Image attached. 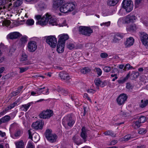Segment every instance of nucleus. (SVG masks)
Instances as JSON below:
<instances>
[{
    "mask_svg": "<svg viewBox=\"0 0 148 148\" xmlns=\"http://www.w3.org/2000/svg\"><path fill=\"white\" fill-rule=\"evenodd\" d=\"M62 3L61 0H53V7L56 8L60 7V11L64 13L72 12L74 14L78 12L79 10L75 2L71 1L62 4Z\"/></svg>",
    "mask_w": 148,
    "mask_h": 148,
    "instance_id": "f257e3e1",
    "label": "nucleus"
},
{
    "mask_svg": "<svg viewBox=\"0 0 148 148\" xmlns=\"http://www.w3.org/2000/svg\"><path fill=\"white\" fill-rule=\"evenodd\" d=\"M52 16L49 13H47L41 17L40 15H36L35 16V18L37 20L36 24H39L42 26L46 25L51 19Z\"/></svg>",
    "mask_w": 148,
    "mask_h": 148,
    "instance_id": "f03ea898",
    "label": "nucleus"
},
{
    "mask_svg": "<svg viewBox=\"0 0 148 148\" xmlns=\"http://www.w3.org/2000/svg\"><path fill=\"white\" fill-rule=\"evenodd\" d=\"M137 19V18L135 16L128 15L119 18L117 23L118 25L120 27L123 23L129 24L135 22Z\"/></svg>",
    "mask_w": 148,
    "mask_h": 148,
    "instance_id": "7ed1b4c3",
    "label": "nucleus"
},
{
    "mask_svg": "<svg viewBox=\"0 0 148 148\" xmlns=\"http://www.w3.org/2000/svg\"><path fill=\"white\" fill-rule=\"evenodd\" d=\"M45 136L47 139L51 143L56 142L57 138V136L54 134L52 133V130L49 129L46 130Z\"/></svg>",
    "mask_w": 148,
    "mask_h": 148,
    "instance_id": "20e7f679",
    "label": "nucleus"
},
{
    "mask_svg": "<svg viewBox=\"0 0 148 148\" xmlns=\"http://www.w3.org/2000/svg\"><path fill=\"white\" fill-rule=\"evenodd\" d=\"M80 33L86 36H90L93 32L92 30L88 26H80L79 28Z\"/></svg>",
    "mask_w": 148,
    "mask_h": 148,
    "instance_id": "39448f33",
    "label": "nucleus"
},
{
    "mask_svg": "<svg viewBox=\"0 0 148 148\" xmlns=\"http://www.w3.org/2000/svg\"><path fill=\"white\" fill-rule=\"evenodd\" d=\"M46 42L51 48L55 47L57 42L55 36L51 35L47 37Z\"/></svg>",
    "mask_w": 148,
    "mask_h": 148,
    "instance_id": "423d86ee",
    "label": "nucleus"
},
{
    "mask_svg": "<svg viewBox=\"0 0 148 148\" xmlns=\"http://www.w3.org/2000/svg\"><path fill=\"white\" fill-rule=\"evenodd\" d=\"M122 7L127 12L131 11L133 8V5L131 0H124L122 3Z\"/></svg>",
    "mask_w": 148,
    "mask_h": 148,
    "instance_id": "0eeeda50",
    "label": "nucleus"
},
{
    "mask_svg": "<svg viewBox=\"0 0 148 148\" xmlns=\"http://www.w3.org/2000/svg\"><path fill=\"white\" fill-rule=\"evenodd\" d=\"M53 114V111L50 110H44L40 114V116L43 119H48Z\"/></svg>",
    "mask_w": 148,
    "mask_h": 148,
    "instance_id": "6e6552de",
    "label": "nucleus"
},
{
    "mask_svg": "<svg viewBox=\"0 0 148 148\" xmlns=\"http://www.w3.org/2000/svg\"><path fill=\"white\" fill-rule=\"evenodd\" d=\"M140 38L142 44L147 49H148V35L145 32H142L140 34Z\"/></svg>",
    "mask_w": 148,
    "mask_h": 148,
    "instance_id": "1a4fd4ad",
    "label": "nucleus"
},
{
    "mask_svg": "<svg viewBox=\"0 0 148 148\" xmlns=\"http://www.w3.org/2000/svg\"><path fill=\"white\" fill-rule=\"evenodd\" d=\"M37 45L36 42L30 41L28 42L27 45V49L28 51L30 52L34 51L37 49Z\"/></svg>",
    "mask_w": 148,
    "mask_h": 148,
    "instance_id": "9d476101",
    "label": "nucleus"
},
{
    "mask_svg": "<svg viewBox=\"0 0 148 148\" xmlns=\"http://www.w3.org/2000/svg\"><path fill=\"white\" fill-rule=\"evenodd\" d=\"M127 99V96L126 95L123 93L120 94L116 100L118 104L119 105H121L124 104Z\"/></svg>",
    "mask_w": 148,
    "mask_h": 148,
    "instance_id": "9b49d317",
    "label": "nucleus"
},
{
    "mask_svg": "<svg viewBox=\"0 0 148 148\" xmlns=\"http://www.w3.org/2000/svg\"><path fill=\"white\" fill-rule=\"evenodd\" d=\"M58 42L65 44V41L69 38V36L67 34H63L58 35Z\"/></svg>",
    "mask_w": 148,
    "mask_h": 148,
    "instance_id": "f8f14e48",
    "label": "nucleus"
},
{
    "mask_svg": "<svg viewBox=\"0 0 148 148\" xmlns=\"http://www.w3.org/2000/svg\"><path fill=\"white\" fill-rule=\"evenodd\" d=\"M43 124L41 121H38L34 122L32 125V127L36 130H41L43 127Z\"/></svg>",
    "mask_w": 148,
    "mask_h": 148,
    "instance_id": "ddd939ff",
    "label": "nucleus"
},
{
    "mask_svg": "<svg viewBox=\"0 0 148 148\" xmlns=\"http://www.w3.org/2000/svg\"><path fill=\"white\" fill-rule=\"evenodd\" d=\"M124 34L122 33H117L115 34L114 36L113 42L114 43L119 42L121 39L123 38Z\"/></svg>",
    "mask_w": 148,
    "mask_h": 148,
    "instance_id": "4468645a",
    "label": "nucleus"
},
{
    "mask_svg": "<svg viewBox=\"0 0 148 148\" xmlns=\"http://www.w3.org/2000/svg\"><path fill=\"white\" fill-rule=\"evenodd\" d=\"M21 34L18 32H14L9 34L7 37L10 39H16L20 37Z\"/></svg>",
    "mask_w": 148,
    "mask_h": 148,
    "instance_id": "2eb2a0df",
    "label": "nucleus"
},
{
    "mask_svg": "<svg viewBox=\"0 0 148 148\" xmlns=\"http://www.w3.org/2000/svg\"><path fill=\"white\" fill-rule=\"evenodd\" d=\"M82 132L80 134V136L85 141L86 139L88 131L84 127H83L81 129Z\"/></svg>",
    "mask_w": 148,
    "mask_h": 148,
    "instance_id": "dca6fc26",
    "label": "nucleus"
},
{
    "mask_svg": "<svg viewBox=\"0 0 148 148\" xmlns=\"http://www.w3.org/2000/svg\"><path fill=\"white\" fill-rule=\"evenodd\" d=\"M65 44L63 43H60L58 42L57 46V51L58 53H62L64 50Z\"/></svg>",
    "mask_w": 148,
    "mask_h": 148,
    "instance_id": "f3484780",
    "label": "nucleus"
},
{
    "mask_svg": "<svg viewBox=\"0 0 148 148\" xmlns=\"http://www.w3.org/2000/svg\"><path fill=\"white\" fill-rule=\"evenodd\" d=\"M16 148H25L26 143H24L22 140H20L15 142Z\"/></svg>",
    "mask_w": 148,
    "mask_h": 148,
    "instance_id": "a211bd4d",
    "label": "nucleus"
},
{
    "mask_svg": "<svg viewBox=\"0 0 148 148\" xmlns=\"http://www.w3.org/2000/svg\"><path fill=\"white\" fill-rule=\"evenodd\" d=\"M138 27L135 24H133L126 26V29L127 31H134L136 30Z\"/></svg>",
    "mask_w": 148,
    "mask_h": 148,
    "instance_id": "6ab92c4d",
    "label": "nucleus"
},
{
    "mask_svg": "<svg viewBox=\"0 0 148 148\" xmlns=\"http://www.w3.org/2000/svg\"><path fill=\"white\" fill-rule=\"evenodd\" d=\"M134 42V39L132 37H130L127 39L126 41L125 42V44L126 47H129L132 45Z\"/></svg>",
    "mask_w": 148,
    "mask_h": 148,
    "instance_id": "aec40b11",
    "label": "nucleus"
},
{
    "mask_svg": "<svg viewBox=\"0 0 148 148\" xmlns=\"http://www.w3.org/2000/svg\"><path fill=\"white\" fill-rule=\"evenodd\" d=\"M6 48V47L1 43L0 45V63L2 62L4 60V57L3 56H2V53L1 51H3L4 49Z\"/></svg>",
    "mask_w": 148,
    "mask_h": 148,
    "instance_id": "412c9836",
    "label": "nucleus"
},
{
    "mask_svg": "<svg viewBox=\"0 0 148 148\" xmlns=\"http://www.w3.org/2000/svg\"><path fill=\"white\" fill-rule=\"evenodd\" d=\"M59 76L62 79L68 80L70 79L69 75L64 72H61L59 74Z\"/></svg>",
    "mask_w": 148,
    "mask_h": 148,
    "instance_id": "4be33fe9",
    "label": "nucleus"
},
{
    "mask_svg": "<svg viewBox=\"0 0 148 148\" xmlns=\"http://www.w3.org/2000/svg\"><path fill=\"white\" fill-rule=\"evenodd\" d=\"M10 116L6 115L0 119V125L3 123H5L9 121L10 119Z\"/></svg>",
    "mask_w": 148,
    "mask_h": 148,
    "instance_id": "5701e85b",
    "label": "nucleus"
},
{
    "mask_svg": "<svg viewBox=\"0 0 148 148\" xmlns=\"http://www.w3.org/2000/svg\"><path fill=\"white\" fill-rule=\"evenodd\" d=\"M119 0H108L107 4L110 6H114L116 5Z\"/></svg>",
    "mask_w": 148,
    "mask_h": 148,
    "instance_id": "b1692460",
    "label": "nucleus"
},
{
    "mask_svg": "<svg viewBox=\"0 0 148 148\" xmlns=\"http://www.w3.org/2000/svg\"><path fill=\"white\" fill-rule=\"evenodd\" d=\"M31 103H29L26 104H25L22 105L21 109V110L24 111H26L31 106Z\"/></svg>",
    "mask_w": 148,
    "mask_h": 148,
    "instance_id": "393cba45",
    "label": "nucleus"
},
{
    "mask_svg": "<svg viewBox=\"0 0 148 148\" xmlns=\"http://www.w3.org/2000/svg\"><path fill=\"white\" fill-rule=\"evenodd\" d=\"M49 23L52 25H58L56 19L53 17L49 20Z\"/></svg>",
    "mask_w": 148,
    "mask_h": 148,
    "instance_id": "a878e982",
    "label": "nucleus"
},
{
    "mask_svg": "<svg viewBox=\"0 0 148 148\" xmlns=\"http://www.w3.org/2000/svg\"><path fill=\"white\" fill-rule=\"evenodd\" d=\"M147 104H148V99L144 101L142 100L141 102L139 104V106L140 108H143L145 107Z\"/></svg>",
    "mask_w": 148,
    "mask_h": 148,
    "instance_id": "bb28decb",
    "label": "nucleus"
},
{
    "mask_svg": "<svg viewBox=\"0 0 148 148\" xmlns=\"http://www.w3.org/2000/svg\"><path fill=\"white\" fill-rule=\"evenodd\" d=\"M75 120L71 117L69 118L67 120V124L69 126H72L74 124Z\"/></svg>",
    "mask_w": 148,
    "mask_h": 148,
    "instance_id": "cd10ccee",
    "label": "nucleus"
},
{
    "mask_svg": "<svg viewBox=\"0 0 148 148\" xmlns=\"http://www.w3.org/2000/svg\"><path fill=\"white\" fill-rule=\"evenodd\" d=\"M27 55L25 53H22L20 59V61L23 62L26 61L27 60Z\"/></svg>",
    "mask_w": 148,
    "mask_h": 148,
    "instance_id": "c85d7f7f",
    "label": "nucleus"
},
{
    "mask_svg": "<svg viewBox=\"0 0 148 148\" xmlns=\"http://www.w3.org/2000/svg\"><path fill=\"white\" fill-rule=\"evenodd\" d=\"M40 140V136L37 133L34 134V136L32 140L35 143L37 142Z\"/></svg>",
    "mask_w": 148,
    "mask_h": 148,
    "instance_id": "c756f323",
    "label": "nucleus"
},
{
    "mask_svg": "<svg viewBox=\"0 0 148 148\" xmlns=\"http://www.w3.org/2000/svg\"><path fill=\"white\" fill-rule=\"evenodd\" d=\"M90 71V70L89 68L85 67L81 69V72L83 74H85L89 72Z\"/></svg>",
    "mask_w": 148,
    "mask_h": 148,
    "instance_id": "7c9ffc66",
    "label": "nucleus"
},
{
    "mask_svg": "<svg viewBox=\"0 0 148 148\" xmlns=\"http://www.w3.org/2000/svg\"><path fill=\"white\" fill-rule=\"evenodd\" d=\"M130 77V74H128L123 79L118 80V82L119 83H123L125 82Z\"/></svg>",
    "mask_w": 148,
    "mask_h": 148,
    "instance_id": "2f4dec72",
    "label": "nucleus"
},
{
    "mask_svg": "<svg viewBox=\"0 0 148 148\" xmlns=\"http://www.w3.org/2000/svg\"><path fill=\"white\" fill-rule=\"evenodd\" d=\"M95 83L97 86H101L103 84V82H102L99 78H97L95 79Z\"/></svg>",
    "mask_w": 148,
    "mask_h": 148,
    "instance_id": "473e14b6",
    "label": "nucleus"
},
{
    "mask_svg": "<svg viewBox=\"0 0 148 148\" xmlns=\"http://www.w3.org/2000/svg\"><path fill=\"white\" fill-rule=\"evenodd\" d=\"M27 148H35L34 145L32 141H29L28 142Z\"/></svg>",
    "mask_w": 148,
    "mask_h": 148,
    "instance_id": "72a5a7b5",
    "label": "nucleus"
},
{
    "mask_svg": "<svg viewBox=\"0 0 148 148\" xmlns=\"http://www.w3.org/2000/svg\"><path fill=\"white\" fill-rule=\"evenodd\" d=\"M140 123L139 121H136L133 124V126L135 129H136L140 127Z\"/></svg>",
    "mask_w": 148,
    "mask_h": 148,
    "instance_id": "f704fd0d",
    "label": "nucleus"
},
{
    "mask_svg": "<svg viewBox=\"0 0 148 148\" xmlns=\"http://www.w3.org/2000/svg\"><path fill=\"white\" fill-rule=\"evenodd\" d=\"M34 21L33 19H28L26 21V24L28 25H32L34 23Z\"/></svg>",
    "mask_w": 148,
    "mask_h": 148,
    "instance_id": "c9c22d12",
    "label": "nucleus"
},
{
    "mask_svg": "<svg viewBox=\"0 0 148 148\" xmlns=\"http://www.w3.org/2000/svg\"><path fill=\"white\" fill-rule=\"evenodd\" d=\"M95 70L97 75L99 76H100L101 75L102 71L100 68L95 67Z\"/></svg>",
    "mask_w": 148,
    "mask_h": 148,
    "instance_id": "e433bc0d",
    "label": "nucleus"
},
{
    "mask_svg": "<svg viewBox=\"0 0 148 148\" xmlns=\"http://www.w3.org/2000/svg\"><path fill=\"white\" fill-rule=\"evenodd\" d=\"M19 69L20 70L19 73H22L27 71L28 69V68L25 67H20L19 68Z\"/></svg>",
    "mask_w": 148,
    "mask_h": 148,
    "instance_id": "4c0bfd02",
    "label": "nucleus"
},
{
    "mask_svg": "<svg viewBox=\"0 0 148 148\" xmlns=\"http://www.w3.org/2000/svg\"><path fill=\"white\" fill-rule=\"evenodd\" d=\"M4 4H3L1 5H0V13H2V14H4V13L5 11V7L4 5Z\"/></svg>",
    "mask_w": 148,
    "mask_h": 148,
    "instance_id": "58836bf2",
    "label": "nucleus"
},
{
    "mask_svg": "<svg viewBox=\"0 0 148 148\" xmlns=\"http://www.w3.org/2000/svg\"><path fill=\"white\" fill-rule=\"evenodd\" d=\"M75 44L71 43L68 44L67 46V47L69 49H72L75 47Z\"/></svg>",
    "mask_w": 148,
    "mask_h": 148,
    "instance_id": "ea45409f",
    "label": "nucleus"
},
{
    "mask_svg": "<svg viewBox=\"0 0 148 148\" xmlns=\"http://www.w3.org/2000/svg\"><path fill=\"white\" fill-rule=\"evenodd\" d=\"M18 100H17L15 101L12 104L9 106L10 107V109H12V108L16 106H17L18 104Z\"/></svg>",
    "mask_w": 148,
    "mask_h": 148,
    "instance_id": "a19ab883",
    "label": "nucleus"
},
{
    "mask_svg": "<svg viewBox=\"0 0 148 148\" xmlns=\"http://www.w3.org/2000/svg\"><path fill=\"white\" fill-rule=\"evenodd\" d=\"M147 132V130L145 129L140 128L138 130V133L140 134H145Z\"/></svg>",
    "mask_w": 148,
    "mask_h": 148,
    "instance_id": "79ce46f5",
    "label": "nucleus"
},
{
    "mask_svg": "<svg viewBox=\"0 0 148 148\" xmlns=\"http://www.w3.org/2000/svg\"><path fill=\"white\" fill-rule=\"evenodd\" d=\"M28 133L29 136V138L31 140L32 139V135H34V133L33 131H31V130H29L28 131Z\"/></svg>",
    "mask_w": 148,
    "mask_h": 148,
    "instance_id": "37998d69",
    "label": "nucleus"
},
{
    "mask_svg": "<svg viewBox=\"0 0 148 148\" xmlns=\"http://www.w3.org/2000/svg\"><path fill=\"white\" fill-rule=\"evenodd\" d=\"M104 135L106 136L110 135L113 136V132L111 131H107L104 133Z\"/></svg>",
    "mask_w": 148,
    "mask_h": 148,
    "instance_id": "c03bdc74",
    "label": "nucleus"
},
{
    "mask_svg": "<svg viewBox=\"0 0 148 148\" xmlns=\"http://www.w3.org/2000/svg\"><path fill=\"white\" fill-rule=\"evenodd\" d=\"M10 21L9 20H6L3 21L2 24L3 25L6 26H8L10 24Z\"/></svg>",
    "mask_w": 148,
    "mask_h": 148,
    "instance_id": "a18cd8bd",
    "label": "nucleus"
},
{
    "mask_svg": "<svg viewBox=\"0 0 148 148\" xmlns=\"http://www.w3.org/2000/svg\"><path fill=\"white\" fill-rule=\"evenodd\" d=\"M146 120V117L144 116H142L139 118L138 121L140 123H144Z\"/></svg>",
    "mask_w": 148,
    "mask_h": 148,
    "instance_id": "49530a36",
    "label": "nucleus"
},
{
    "mask_svg": "<svg viewBox=\"0 0 148 148\" xmlns=\"http://www.w3.org/2000/svg\"><path fill=\"white\" fill-rule=\"evenodd\" d=\"M23 86H21L19 87L17 90H16V91L15 92H14L13 93L14 94V95H18L19 93H20L22 89L23 88Z\"/></svg>",
    "mask_w": 148,
    "mask_h": 148,
    "instance_id": "de8ad7c7",
    "label": "nucleus"
},
{
    "mask_svg": "<svg viewBox=\"0 0 148 148\" xmlns=\"http://www.w3.org/2000/svg\"><path fill=\"white\" fill-rule=\"evenodd\" d=\"M131 138V136L130 134L127 135L124 137V140L125 141H127L130 140Z\"/></svg>",
    "mask_w": 148,
    "mask_h": 148,
    "instance_id": "09e8293b",
    "label": "nucleus"
},
{
    "mask_svg": "<svg viewBox=\"0 0 148 148\" xmlns=\"http://www.w3.org/2000/svg\"><path fill=\"white\" fill-rule=\"evenodd\" d=\"M111 67L109 66H105L103 69L104 71L106 72H110L111 70Z\"/></svg>",
    "mask_w": 148,
    "mask_h": 148,
    "instance_id": "8fccbe9b",
    "label": "nucleus"
},
{
    "mask_svg": "<svg viewBox=\"0 0 148 148\" xmlns=\"http://www.w3.org/2000/svg\"><path fill=\"white\" fill-rule=\"evenodd\" d=\"M110 21H108L106 22H103L100 24V25L101 26H107L108 27L110 26Z\"/></svg>",
    "mask_w": 148,
    "mask_h": 148,
    "instance_id": "3c124183",
    "label": "nucleus"
},
{
    "mask_svg": "<svg viewBox=\"0 0 148 148\" xmlns=\"http://www.w3.org/2000/svg\"><path fill=\"white\" fill-rule=\"evenodd\" d=\"M15 3V6L16 7L22 4V0H17Z\"/></svg>",
    "mask_w": 148,
    "mask_h": 148,
    "instance_id": "603ef678",
    "label": "nucleus"
},
{
    "mask_svg": "<svg viewBox=\"0 0 148 148\" xmlns=\"http://www.w3.org/2000/svg\"><path fill=\"white\" fill-rule=\"evenodd\" d=\"M45 88V87H44L42 88H38L36 90L38 94L39 95L42 93V90L44 89Z\"/></svg>",
    "mask_w": 148,
    "mask_h": 148,
    "instance_id": "864d4df0",
    "label": "nucleus"
},
{
    "mask_svg": "<svg viewBox=\"0 0 148 148\" xmlns=\"http://www.w3.org/2000/svg\"><path fill=\"white\" fill-rule=\"evenodd\" d=\"M38 0H24L27 3L30 4H33L36 3Z\"/></svg>",
    "mask_w": 148,
    "mask_h": 148,
    "instance_id": "5fc2aeb1",
    "label": "nucleus"
},
{
    "mask_svg": "<svg viewBox=\"0 0 148 148\" xmlns=\"http://www.w3.org/2000/svg\"><path fill=\"white\" fill-rule=\"evenodd\" d=\"M42 94L44 95H48L49 93V89L47 88H45L42 90Z\"/></svg>",
    "mask_w": 148,
    "mask_h": 148,
    "instance_id": "6e6d98bb",
    "label": "nucleus"
},
{
    "mask_svg": "<svg viewBox=\"0 0 148 148\" xmlns=\"http://www.w3.org/2000/svg\"><path fill=\"white\" fill-rule=\"evenodd\" d=\"M62 21L63 23H59L58 24V25L60 27H63L64 26H65L66 25V21L64 19H62Z\"/></svg>",
    "mask_w": 148,
    "mask_h": 148,
    "instance_id": "4d7b16f0",
    "label": "nucleus"
},
{
    "mask_svg": "<svg viewBox=\"0 0 148 148\" xmlns=\"http://www.w3.org/2000/svg\"><path fill=\"white\" fill-rule=\"evenodd\" d=\"M22 134V132L21 131H17L15 134V136L16 137H18L20 136Z\"/></svg>",
    "mask_w": 148,
    "mask_h": 148,
    "instance_id": "13d9d810",
    "label": "nucleus"
},
{
    "mask_svg": "<svg viewBox=\"0 0 148 148\" xmlns=\"http://www.w3.org/2000/svg\"><path fill=\"white\" fill-rule=\"evenodd\" d=\"M84 97L85 99H87L90 102H91V101L90 98L88 97V94L86 93H85L84 94Z\"/></svg>",
    "mask_w": 148,
    "mask_h": 148,
    "instance_id": "bf43d9fd",
    "label": "nucleus"
},
{
    "mask_svg": "<svg viewBox=\"0 0 148 148\" xmlns=\"http://www.w3.org/2000/svg\"><path fill=\"white\" fill-rule=\"evenodd\" d=\"M108 56V54L105 53H102L100 54V56L102 58H105L107 57Z\"/></svg>",
    "mask_w": 148,
    "mask_h": 148,
    "instance_id": "052dcab7",
    "label": "nucleus"
},
{
    "mask_svg": "<svg viewBox=\"0 0 148 148\" xmlns=\"http://www.w3.org/2000/svg\"><path fill=\"white\" fill-rule=\"evenodd\" d=\"M141 0H135V6L136 7H138L139 4L140 3Z\"/></svg>",
    "mask_w": 148,
    "mask_h": 148,
    "instance_id": "680f3d73",
    "label": "nucleus"
},
{
    "mask_svg": "<svg viewBox=\"0 0 148 148\" xmlns=\"http://www.w3.org/2000/svg\"><path fill=\"white\" fill-rule=\"evenodd\" d=\"M88 92L93 94L95 92V90L92 89H89L87 90Z\"/></svg>",
    "mask_w": 148,
    "mask_h": 148,
    "instance_id": "e2e57ef3",
    "label": "nucleus"
},
{
    "mask_svg": "<svg viewBox=\"0 0 148 148\" xmlns=\"http://www.w3.org/2000/svg\"><path fill=\"white\" fill-rule=\"evenodd\" d=\"M31 95L33 96L38 95V93L36 90L35 92H31Z\"/></svg>",
    "mask_w": 148,
    "mask_h": 148,
    "instance_id": "0e129e2a",
    "label": "nucleus"
},
{
    "mask_svg": "<svg viewBox=\"0 0 148 148\" xmlns=\"http://www.w3.org/2000/svg\"><path fill=\"white\" fill-rule=\"evenodd\" d=\"M6 136V134L5 132H2L0 130V136L4 137Z\"/></svg>",
    "mask_w": 148,
    "mask_h": 148,
    "instance_id": "69168bd1",
    "label": "nucleus"
},
{
    "mask_svg": "<svg viewBox=\"0 0 148 148\" xmlns=\"http://www.w3.org/2000/svg\"><path fill=\"white\" fill-rule=\"evenodd\" d=\"M15 49V47L14 46H12L10 47V52H13L14 51Z\"/></svg>",
    "mask_w": 148,
    "mask_h": 148,
    "instance_id": "338daca9",
    "label": "nucleus"
},
{
    "mask_svg": "<svg viewBox=\"0 0 148 148\" xmlns=\"http://www.w3.org/2000/svg\"><path fill=\"white\" fill-rule=\"evenodd\" d=\"M130 67H131L130 65L129 64H127L125 65L124 69L127 70H129L130 69Z\"/></svg>",
    "mask_w": 148,
    "mask_h": 148,
    "instance_id": "774afa93",
    "label": "nucleus"
}]
</instances>
